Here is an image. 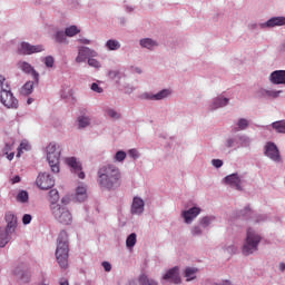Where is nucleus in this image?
<instances>
[{"label":"nucleus","instance_id":"f257e3e1","mask_svg":"<svg viewBox=\"0 0 285 285\" xmlns=\"http://www.w3.org/2000/svg\"><path fill=\"white\" fill-rule=\"evenodd\" d=\"M98 184L100 188L112 190L121 186V171L115 165H104L98 170Z\"/></svg>","mask_w":285,"mask_h":285},{"label":"nucleus","instance_id":"f03ea898","mask_svg":"<svg viewBox=\"0 0 285 285\" xmlns=\"http://www.w3.org/2000/svg\"><path fill=\"white\" fill-rule=\"evenodd\" d=\"M70 247L68 245V233L61 230L57 239L56 259L60 268H68Z\"/></svg>","mask_w":285,"mask_h":285},{"label":"nucleus","instance_id":"7ed1b4c3","mask_svg":"<svg viewBox=\"0 0 285 285\" xmlns=\"http://www.w3.org/2000/svg\"><path fill=\"white\" fill-rule=\"evenodd\" d=\"M259 242H262V236L255 232L253 228L247 229L246 240L243 245V254L253 255V253L257 252V246H259Z\"/></svg>","mask_w":285,"mask_h":285},{"label":"nucleus","instance_id":"20e7f679","mask_svg":"<svg viewBox=\"0 0 285 285\" xmlns=\"http://www.w3.org/2000/svg\"><path fill=\"white\" fill-rule=\"evenodd\" d=\"M61 157V149L57 147V144L50 142L47 146V160L52 173H59V158Z\"/></svg>","mask_w":285,"mask_h":285},{"label":"nucleus","instance_id":"39448f33","mask_svg":"<svg viewBox=\"0 0 285 285\" xmlns=\"http://www.w3.org/2000/svg\"><path fill=\"white\" fill-rule=\"evenodd\" d=\"M0 104H2L4 108L12 110H17V108H19V100L14 97L10 87L0 90Z\"/></svg>","mask_w":285,"mask_h":285},{"label":"nucleus","instance_id":"423d86ee","mask_svg":"<svg viewBox=\"0 0 285 285\" xmlns=\"http://www.w3.org/2000/svg\"><path fill=\"white\" fill-rule=\"evenodd\" d=\"M52 215L60 224H65L68 226L72 224V214L66 208L61 207V205L51 206Z\"/></svg>","mask_w":285,"mask_h":285},{"label":"nucleus","instance_id":"0eeeda50","mask_svg":"<svg viewBox=\"0 0 285 285\" xmlns=\"http://www.w3.org/2000/svg\"><path fill=\"white\" fill-rule=\"evenodd\" d=\"M36 184L40 190H50L55 186V178L48 173L38 175Z\"/></svg>","mask_w":285,"mask_h":285},{"label":"nucleus","instance_id":"6e6552de","mask_svg":"<svg viewBox=\"0 0 285 285\" xmlns=\"http://www.w3.org/2000/svg\"><path fill=\"white\" fill-rule=\"evenodd\" d=\"M67 166H70L71 173H75V175H78L79 179H86V174L82 170L81 163L77 161V158L69 157L66 158Z\"/></svg>","mask_w":285,"mask_h":285},{"label":"nucleus","instance_id":"1a4fd4ad","mask_svg":"<svg viewBox=\"0 0 285 285\" xmlns=\"http://www.w3.org/2000/svg\"><path fill=\"white\" fill-rule=\"evenodd\" d=\"M18 52L20 55H35L36 52H43V46H32L28 42H21L20 47L18 48Z\"/></svg>","mask_w":285,"mask_h":285},{"label":"nucleus","instance_id":"9d476101","mask_svg":"<svg viewBox=\"0 0 285 285\" xmlns=\"http://www.w3.org/2000/svg\"><path fill=\"white\" fill-rule=\"evenodd\" d=\"M99 53L97 51L88 48V47H80L78 50V56L76 58L77 63H83L86 59H90V57H98Z\"/></svg>","mask_w":285,"mask_h":285},{"label":"nucleus","instance_id":"9b49d317","mask_svg":"<svg viewBox=\"0 0 285 285\" xmlns=\"http://www.w3.org/2000/svg\"><path fill=\"white\" fill-rule=\"evenodd\" d=\"M165 282H170V284H181V276L179 275V266H175L166 272L163 276Z\"/></svg>","mask_w":285,"mask_h":285},{"label":"nucleus","instance_id":"f8f14e48","mask_svg":"<svg viewBox=\"0 0 285 285\" xmlns=\"http://www.w3.org/2000/svg\"><path fill=\"white\" fill-rule=\"evenodd\" d=\"M265 155L269 157L272 161H281L282 157L279 156V149L275 142H267L265 146Z\"/></svg>","mask_w":285,"mask_h":285},{"label":"nucleus","instance_id":"ddd939ff","mask_svg":"<svg viewBox=\"0 0 285 285\" xmlns=\"http://www.w3.org/2000/svg\"><path fill=\"white\" fill-rule=\"evenodd\" d=\"M202 213V208L191 207L188 210L181 213V217L185 219V224H193V220Z\"/></svg>","mask_w":285,"mask_h":285},{"label":"nucleus","instance_id":"4468645a","mask_svg":"<svg viewBox=\"0 0 285 285\" xmlns=\"http://www.w3.org/2000/svg\"><path fill=\"white\" fill-rule=\"evenodd\" d=\"M225 183L232 188H236V190H242V178L237 174L226 176Z\"/></svg>","mask_w":285,"mask_h":285},{"label":"nucleus","instance_id":"2eb2a0df","mask_svg":"<svg viewBox=\"0 0 285 285\" xmlns=\"http://www.w3.org/2000/svg\"><path fill=\"white\" fill-rule=\"evenodd\" d=\"M4 219L7 222L4 230H8V233H14V230H17V216L12 212H8Z\"/></svg>","mask_w":285,"mask_h":285},{"label":"nucleus","instance_id":"dca6fc26","mask_svg":"<svg viewBox=\"0 0 285 285\" xmlns=\"http://www.w3.org/2000/svg\"><path fill=\"white\" fill-rule=\"evenodd\" d=\"M269 81L271 83H275L276 86H285V70L273 71L269 76Z\"/></svg>","mask_w":285,"mask_h":285},{"label":"nucleus","instance_id":"f3484780","mask_svg":"<svg viewBox=\"0 0 285 285\" xmlns=\"http://www.w3.org/2000/svg\"><path fill=\"white\" fill-rule=\"evenodd\" d=\"M144 199L139 197H134L132 204H131V215H141L144 213Z\"/></svg>","mask_w":285,"mask_h":285},{"label":"nucleus","instance_id":"a211bd4d","mask_svg":"<svg viewBox=\"0 0 285 285\" xmlns=\"http://www.w3.org/2000/svg\"><path fill=\"white\" fill-rule=\"evenodd\" d=\"M18 68L22 70V72H26L27 75L33 76L35 79L39 80V73L32 68V65L26 62V61H19L18 62Z\"/></svg>","mask_w":285,"mask_h":285},{"label":"nucleus","instance_id":"6ab92c4d","mask_svg":"<svg viewBox=\"0 0 285 285\" xmlns=\"http://www.w3.org/2000/svg\"><path fill=\"white\" fill-rule=\"evenodd\" d=\"M169 95H170V90L163 89L161 91H159L156 95L145 94V99H151L154 101H161V99H166V97H168Z\"/></svg>","mask_w":285,"mask_h":285},{"label":"nucleus","instance_id":"aec40b11","mask_svg":"<svg viewBox=\"0 0 285 285\" xmlns=\"http://www.w3.org/2000/svg\"><path fill=\"white\" fill-rule=\"evenodd\" d=\"M76 202H86L88 199V189L83 186H79L76 189Z\"/></svg>","mask_w":285,"mask_h":285},{"label":"nucleus","instance_id":"412c9836","mask_svg":"<svg viewBox=\"0 0 285 285\" xmlns=\"http://www.w3.org/2000/svg\"><path fill=\"white\" fill-rule=\"evenodd\" d=\"M12 232H8L6 228H0V248H3L8 242H10V237Z\"/></svg>","mask_w":285,"mask_h":285},{"label":"nucleus","instance_id":"4be33fe9","mask_svg":"<svg viewBox=\"0 0 285 285\" xmlns=\"http://www.w3.org/2000/svg\"><path fill=\"white\" fill-rule=\"evenodd\" d=\"M197 273H199V269L196 267H186L184 277H186V282H193L194 279H197Z\"/></svg>","mask_w":285,"mask_h":285},{"label":"nucleus","instance_id":"5701e85b","mask_svg":"<svg viewBox=\"0 0 285 285\" xmlns=\"http://www.w3.org/2000/svg\"><path fill=\"white\" fill-rule=\"evenodd\" d=\"M275 26H285V17H274L266 22L267 28H275Z\"/></svg>","mask_w":285,"mask_h":285},{"label":"nucleus","instance_id":"b1692460","mask_svg":"<svg viewBox=\"0 0 285 285\" xmlns=\"http://www.w3.org/2000/svg\"><path fill=\"white\" fill-rule=\"evenodd\" d=\"M138 284L139 285H159V283H157V281L148 277V275H146V274H141L138 277Z\"/></svg>","mask_w":285,"mask_h":285},{"label":"nucleus","instance_id":"393cba45","mask_svg":"<svg viewBox=\"0 0 285 285\" xmlns=\"http://www.w3.org/2000/svg\"><path fill=\"white\" fill-rule=\"evenodd\" d=\"M140 46L141 48H147L148 50H153L155 47H157V41L150 38H145L140 40Z\"/></svg>","mask_w":285,"mask_h":285},{"label":"nucleus","instance_id":"a878e982","mask_svg":"<svg viewBox=\"0 0 285 285\" xmlns=\"http://www.w3.org/2000/svg\"><path fill=\"white\" fill-rule=\"evenodd\" d=\"M224 106H228V98L218 97L214 100L213 110L216 108H224Z\"/></svg>","mask_w":285,"mask_h":285},{"label":"nucleus","instance_id":"bb28decb","mask_svg":"<svg viewBox=\"0 0 285 285\" xmlns=\"http://www.w3.org/2000/svg\"><path fill=\"white\" fill-rule=\"evenodd\" d=\"M272 128L282 135H285V120L274 121Z\"/></svg>","mask_w":285,"mask_h":285},{"label":"nucleus","instance_id":"cd10ccee","mask_svg":"<svg viewBox=\"0 0 285 285\" xmlns=\"http://www.w3.org/2000/svg\"><path fill=\"white\" fill-rule=\"evenodd\" d=\"M33 88H35V82L28 81L27 83L23 85L21 89V95H24V96L32 95Z\"/></svg>","mask_w":285,"mask_h":285},{"label":"nucleus","instance_id":"c85d7f7f","mask_svg":"<svg viewBox=\"0 0 285 285\" xmlns=\"http://www.w3.org/2000/svg\"><path fill=\"white\" fill-rule=\"evenodd\" d=\"M78 128H88L90 126V118L86 116H79L78 119Z\"/></svg>","mask_w":285,"mask_h":285},{"label":"nucleus","instance_id":"c756f323","mask_svg":"<svg viewBox=\"0 0 285 285\" xmlns=\"http://www.w3.org/2000/svg\"><path fill=\"white\" fill-rule=\"evenodd\" d=\"M238 128L233 129L234 132H239V130H246L248 128V121L244 118H240L237 124Z\"/></svg>","mask_w":285,"mask_h":285},{"label":"nucleus","instance_id":"7c9ffc66","mask_svg":"<svg viewBox=\"0 0 285 285\" xmlns=\"http://www.w3.org/2000/svg\"><path fill=\"white\" fill-rule=\"evenodd\" d=\"M135 244H137V234L131 233L126 239L127 248H134Z\"/></svg>","mask_w":285,"mask_h":285},{"label":"nucleus","instance_id":"2f4dec72","mask_svg":"<svg viewBox=\"0 0 285 285\" xmlns=\"http://www.w3.org/2000/svg\"><path fill=\"white\" fill-rule=\"evenodd\" d=\"M213 222H215V217L205 216L199 220V224H200V226H203V228H208V226H210V224H213Z\"/></svg>","mask_w":285,"mask_h":285},{"label":"nucleus","instance_id":"473e14b6","mask_svg":"<svg viewBox=\"0 0 285 285\" xmlns=\"http://www.w3.org/2000/svg\"><path fill=\"white\" fill-rule=\"evenodd\" d=\"M49 197L51 202V206H57V202H59V191L57 189H51L49 191Z\"/></svg>","mask_w":285,"mask_h":285},{"label":"nucleus","instance_id":"72a5a7b5","mask_svg":"<svg viewBox=\"0 0 285 285\" xmlns=\"http://www.w3.org/2000/svg\"><path fill=\"white\" fill-rule=\"evenodd\" d=\"M106 48H108V50H119V48H121V45L117 40H108L106 42Z\"/></svg>","mask_w":285,"mask_h":285},{"label":"nucleus","instance_id":"f704fd0d","mask_svg":"<svg viewBox=\"0 0 285 285\" xmlns=\"http://www.w3.org/2000/svg\"><path fill=\"white\" fill-rule=\"evenodd\" d=\"M79 29L77 28V26H70L69 28H67L65 30V35L66 37H75L76 35H79Z\"/></svg>","mask_w":285,"mask_h":285},{"label":"nucleus","instance_id":"c9c22d12","mask_svg":"<svg viewBox=\"0 0 285 285\" xmlns=\"http://www.w3.org/2000/svg\"><path fill=\"white\" fill-rule=\"evenodd\" d=\"M28 199H29V196H28V191H26V190H21L17 195V202H20V204H26V202H28Z\"/></svg>","mask_w":285,"mask_h":285},{"label":"nucleus","instance_id":"e433bc0d","mask_svg":"<svg viewBox=\"0 0 285 285\" xmlns=\"http://www.w3.org/2000/svg\"><path fill=\"white\" fill-rule=\"evenodd\" d=\"M88 66H90L91 68H101V62H99V60L95 59V57H90L88 59Z\"/></svg>","mask_w":285,"mask_h":285},{"label":"nucleus","instance_id":"4c0bfd02","mask_svg":"<svg viewBox=\"0 0 285 285\" xmlns=\"http://www.w3.org/2000/svg\"><path fill=\"white\" fill-rule=\"evenodd\" d=\"M56 41L57 43H63V41H66V33L63 31H58L56 33Z\"/></svg>","mask_w":285,"mask_h":285},{"label":"nucleus","instance_id":"58836bf2","mask_svg":"<svg viewBox=\"0 0 285 285\" xmlns=\"http://www.w3.org/2000/svg\"><path fill=\"white\" fill-rule=\"evenodd\" d=\"M45 65L47 68H52L55 66V58L52 56L46 57Z\"/></svg>","mask_w":285,"mask_h":285},{"label":"nucleus","instance_id":"ea45409f","mask_svg":"<svg viewBox=\"0 0 285 285\" xmlns=\"http://www.w3.org/2000/svg\"><path fill=\"white\" fill-rule=\"evenodd\" d=\"M0 88L1 90L10 88V85H8V81H6V77L3 75H0Z\"/></svg>","mask_w":285,"mask_h":285},{"label":"nucleus","instance_id":"a19ab883","mask_svg":"<svg viewBox=\"0 0 285 285\" xmlns=\"http://www.w3.org/2000/svg\"><path fill=\"white\" fill-rule=\"evenodd\" d=\"M126 151L120 150L115 155V159L116 161H124V159H126Z\"/></svg>","mask_w":285,"mask_h":285},{"label":"nucleus","instance_id":"79ce46f5","mask_svg":"<svg viewBox=\"0 0 285 285\" xmlns=\"http://www.w3.org/2000/svg\"><path fill=\"white\" fill-rule=\"evenodd\" d=\"M107 115H108V117H111V119H119V117H120L119 112H117L114 109H108Z\"/></svg>","mask_w":285,"mask_h":285},{"label":"nucleus","instance_id":"37998d69","mask_svg":"<svg viewBox=\"0 0 285 285\" xmlns=\"http://www.w3.org/2000/svg\"><path fill=\"white\" fill-rule=\"evenodd\" d=\"M23 150H28V144L26 142L20 144V147L18 148L17 157H21V154L23 153Z\"/></svg>","mask_w":285,"mask_h":285},{"label":"nucleus","instance_id":"c03bdc74","mask_svg":"<svg viewBox=\"0 0 285 285\" xmlns=\"http://www.w3.org/2000/svg\"><path fill=\"white\" fill-rule=\"evenodd\" d=\"M202 227H199V226H194L193 228H191V235H194V237H197V236H199V235H202Z\"/></svg>","mask_w":285,"mask_h":285},{"label":"nucleus","instance_id":"a18cd8bd","mask_svg":"<svg viewBox=\"0 0 285 285\" xmlns=\"http://www.w3.org/2000/svg\"><path fill=\"white\" fill-rule=\"evenodd\" d=\"M129 157H131L132 159H138L139 158V151H137V149H130L128 151Z\"/></svg>","mask_w":285,"mask_h":285},{"label":"nucleus","instance_id":"49530a36","mask_svg":"<svg viewBox=\"0 0 285 285\" xmlns=\"http://www.w3.org/2000/svg\"><path fill=\"white\" fill-rule=\"evenodd\" d=\"M91 90H94V92H99V94L104 92V89L101 87H99V85L97 82H94L91 85Z\"/></svg>","mask_w":285,"mask_h":285},{"label":"nucleus","instance_id":"de8ad7c7","mask_svg":"<svg viewBox=\"0 0 285 285\" xmlns=\"http://www.w3.org/2000/svg\"><path fill=\"white\" fill-rule=\"evenodd\" d=\"M212 164L213 166H215V168H222L224 166V161H222L220 159H213Z\"/></svg>","mask_w":285,"mask_h":285},{"label":"nucleus","instance_id":"09e8293b","mask_svg":"<svg viewBox=\"0 0 285 285\" xmlns=\"http://www.w3.org/2000/svg\"><path fill=\"white\" fill-rule=\"evenodd\" d=\"M30 222H32V216L29 215V214H26V215L22 217V224L28 225V224H30Z\"/></svg>","mask_w":285,"mask_h":285},{"label":"nucleus","instance_id":"8fccbe9b","mask_svg":"<svg viewBox=\"0 0 285 285\" xmlns=\"http://www.w3.org/2000/svg\"><path fill=\"white\" fill-rule=\"evenodd\" d=\"M102 267L106 273H110V271H112V265L109 262H102Z\"/></svg>","mask_w":285,"mask_h":285},{"label":"nucleus","instance_id":"3c124183","mask_svg":"<svg viewBox=\"0 0 285 285\" xmlns=\"http://www.w3.org/2000/svg\"><path fill=\"white\" fill-rule=\"evenodd\" d=\"M233 146H235V139L228 138V139L226 140V147H227V148H233Z\"/></svg>","mask_w":285,"mask_h":285},{"label":"nucleus","instance_id":"603ef678","mask_svg":"<svg viewBox=\"0 0 285 285\" xmlns=\"http://www.w3.org/2000/svg\"><path fill=\"white\" fill-rule=\"evenodd\" d=\"M282 91H267L268 97L277 98Z\"/></svg>","mask_w":285,"mask_h":285},{"label":"nucleus","instance_id":"864d4df0","mask_svg":"<svg viewBox=\"0 0 285 285\" xmlns=\"http://www.w3.org/2000/svg\"><path fill=\"white\" fill-rule=\"evenodd\" d=\"M12 150V144H6L4 148H3V153L4 155H8V151Z\"/></svg>","mask_w":285,"mask_h":285},{"label":"nucleus","instance_id":"5fc2aeb1","mask_svg":"<svg viewBox=\"0 0 285 285\" xmlns=\"http://www.w3.org/2000/svg\"><path fill=\"white\" fill-rule=\"evenodd\" d=\"M19 181H21V177L14 176L12 179V184H19Z\"/></svg>","mask_w":285,"mask_h":285},{"label":"nucleus","instance_id":"6e6d98bb","mask_svg":"<svg viewBox=\"0 0 285 285\" xmlns=\"http://www.w3.org/2000/svg\"><path fill=\"white\" fill-rule=\"evenodd\" d=\"M214 285H233L230 281H223L222 283H215Z\"/></svg>","mask_w":285,"mask_h":285},{"label":"nucleus","instance_id":"4d7b16f0","mask_svg":"<svg viewBox=\"0 0 285 285\" xmlns=\"http://www.w3.org/2000/svg\"><path fill=\"white\" fill-rule=\"evenodd\" d=\"M7 159H9V161H12V159H14V153L7 154Z\"/></svg>","mask_w":285,"mask_h":285},{"label":"nucleus","instance_id":"13d9d810","mask_svg":"<svg viewBox=\"0 0 285 285\" xmlns=\"http://www.w3.org/2000/svg\"><path fill=\"white\" fill-rule=\"evenodd\" d=\"M79 41H80V43H85L87 46L90 43V40H88V39H80Z\"/></svg>","mask_w":285,"mask_h":285},{"label":"nucleus","instance_id":"bf43d9fd","mask_svg":"<svg viewBox=\"0 0 285 285\" xmlns=\"http://www.w3.org/2000/svg\"><path fill=\"white\" fill-rule=\"evenodd\" d=\"M279 271H281L282 273H284V271H285V263H281V264H279Z\"/></svg>","mask_w":285,"mask_h":285},{"label":"nucleus","instance_id":"052dcab7","mask_svg":"<svg viewBox=\"0 0 285 285\" xmlns=\"http://www.w3.org/2000/svg\"><path fill=\"white\" fill-rule=\"evenodd\" d=\"M119 75V72H117V71H110L109 72V77H116V76H118Z\"/></svg>","mask_w":285,"mask_h":285},{"label":"nucleus","instance_id":"680f3d73","mask_svg":"<svg viewBox=\"0 0 285 285\" xmlns=\"http://www.w3.org/2000/svg\"><path fill=\"white\" fill-rule=\"evenodd\" d=\"M27 104L30 106V104H32V98H29V99L27 100Z\"/></svg>","mask_w":285,"mask_h":285},{"label":"nucleus","instance_id":"e2e57ef3","mask_svg":"<svg viewBox=\"0 0 285 285\" xmlns=\"http://www.w3.org/2000/svg\"><path fill=\"white\" fill-rule=\"evenodd\" d=\"M60 285H68V281H63Z\"/></svg>","mask_w":285,"mask_h":285},{"label":"nucleus","instance_id":"0e129e2a","mask_svg":"<svg viewBox=\"0 0 285 285\" xmlns=\"http://www.w3.org/2000/svg\"><path fill=\"white\" fill-rule=\"evenodd\" d=\"M245 212L250 213V208H249V207H246V208H245Z\"/></svg>","mask_w":285,"mask_h":285},{"label":"nucleus","instance_id":"69168bd1","mask_svg":"<svg viewBox=\"0 0 285 285\" xmlns=\"http://www.w3.org/2000/svg\"><path fill=\"white\" fill-rule=\"evenodd\" d=\"M137 72H138V73H141V70L137 69Z\"/></svg>","mask_w":285,"mask_h":285}]
</instances>
